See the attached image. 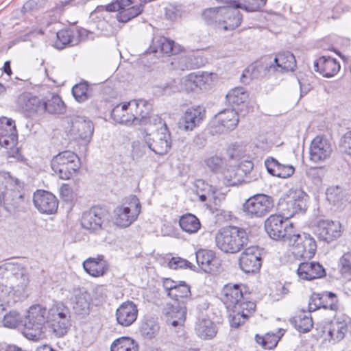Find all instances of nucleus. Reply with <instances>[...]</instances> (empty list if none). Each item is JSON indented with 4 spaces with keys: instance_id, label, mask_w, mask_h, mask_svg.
I'll return each mask as SVG.
<instances>
[{
    "instance_id": "nucleus-37",
    "label": "nucleus",
    "mask_w": 351,
    "mask_h": 351,
    "mask_svg": "<svg viewBox=\"0 0 351 351\" xmlns=\"http://www.w3.org/2000/svg\"><path fill=\"white\" fill-rule=\"evenodd\" d=\"M153 49L155 53L160 51L168 55L176 54L182 51L180 45L165 37L156 39L153 43Z\"/></svg>"
},
{
    "instance_id": "nucleus-16",
    "label": "nucleus",
    "mask_w": 351,
    "mask_h": 351,
    "mask_svg": "<svg viewBox=\"0 0 351 351\" xmlns=\"http://www.w3.org/2000/svg\"><path fill=\"white\" fill-rule=\"evenodd\" d=\"M205 117L206 110L204 107L200 106L189 107L180 118L179 128L185 132L193 131L200 125Z\"/></svg>"
},
{
    "instance_id": "nucleus-47",
    "label": "nucleus",
    "mask_w": 351,
    "mask_h": 351,
    "mask_svg": "<svg viewBox=\"0 0 351 351\" xmlns=\"http://www.w3.org/2000/svg\"><path fill=\"white\" fill-rule=\"evenodd\" d=\"M196 193L201 202H205L208 198H214L215 189L204 180L199 179L195 182Z\"/></svg>"
},
{
    "instance_id": "nucleus-6",
    "label": "nucleus",
    "mask_w": 351,
    "mask_h": 351,
    "mask_svg": "<svg viewBox=\"0 0 351 351\" xmlns=\"http://www.w3.org/2000/svg\"><path fill=\"white\" fill-rule=\"evenodd\" d=\"M46 324H48L47 309L40 304L30 306L24 324L25 336L32 340L40 339L44 333Z\"/></svg>"
},
{
    "instance_id": "nucleus-10",
    "label": "nucleus",
    "mask_w": 351,
    "mask_h": 351,
    "mask_svg": "<svg viewBox=\"0 0 351 351\" xmlns=\"http://www.w3.org/2000/svg\"><path fill=\"white\" fill-rule=\"evenodd\" d=\"M265 228L268 235L274 240H282L288 243L294 233L293 223L284 220L281 215H270L265 222Z\"/></svg>"
},
{
    "instance_id": "nucleus-59",
    "label": "nucleus",
    "mask_w": 351,
    "mask_h": 351,
    "mask_svg": "<svg viewBox=\"0 0 351 351\" xmlns=\"http://www.w3.org/2000/svg\"><path fill=\"white\" fill-rule=\"evenodd\" d=\"M21 321V317L16 311H10L3 318V325L5 327L16 328Z\"/></svg>"
},
{
    "instance_id": "nucleus-51",
    "label": "nucleus",
    "mask_w": 351,
    "mask_h": 351,
    "mask_svg": "<svg viewBox=\"0 0 351 351\" xmlns=\"http://www.w3.org/2000/svg\"><path fill=\"white\" fill-rule=\"evenodd\" d=\"M232 311L233 315H230V326L232 328H238L241 324L250 316L253 312L248 313L245 307L244 308L238 307L237 308H230Z\"/></svg>"
},
{
    "instance_id": "nucleus-64",
    "label": "nucleus",
    "mask_w": 351,
    "mask_h": 351,
    "mask_svg": "<svg viewBox=\"0 0 351 351\" xmlns=\"http://www.w3.org/2000/svg\"><path fill=\"white\" fill-rule=\"evenodd\" d=\"M108 290L105 285H97L94 287L93 295L99 302L104 301L107 297Z\"/></svg>"
},
{
    "instance_id": "nucleus-39",
    "label": "nucleus",
    "mask_w": 351,
    "mask_h": 351,
    "mask_svg": "<svg viewBox=\"0 0 351 351\" xmlns=\"http://www.w3.org/2000/svg\"><path fill=\"white\" fill-rule=\"evenodd\" d=\"M191 296L190 287L185 282L180 281L176 287L171 291L169 298L175 301L174 303L185 305V303L191 299Z\"/></svg>"
},
{
    "instance_id": "nucleus-62",
    "label": "nucleus",
    "mask_w": 351,
    "mask_h": 351,
    "mask_svg": "<svg viewBox=\"0 0 351 351\" xmlns=\"http://www.w3.org/2000/svg\"><path fill=\"white\" fill-rule=\"evenodd\" d=\"M165 15L169 19L176 21L181 17V8L179 6L170 5L165 9Z\"/></svg>"
},
{
    "instance_id": "nucleus-38",
    "label": "nucleus",
    "mask_w": 351,
    "mask_h": 351,
    "mask_svg": "<svg viewBox=\"0 0 351 351\" xmlns=\"http://www.w3.org/2000/svg\"><path fill=\"white\" fill-rule=\"evenodd\" d=\"M348 331L347 322L345 320L335 319L330 324L328 330V335L330 337L328 341L337 343L344 338L345 334Z\"/></svg>"
},
{
    "instance_id": "nucleus-5",
    "label": "nucleus",
    "mask_w": 351,
    "mask_h": 351,
    "mask_svg": "<svg viewBox=\"0 0 351 351\" xmlns=\"http://www.w3.org/2000/svg\"><path fill=\"white\" fill-rule=\"evenodd\" d=\"M21 185L18 179L11 176L9 172L0 171V204L3 202L14 208L23 202Z\"/></svg>"
},
{
    "instance_id": "nucleus-33",
    "label": "nucleus",
    "mask_w": 351,
    "mask_h": 351,
    "mask_svg": "<svg viewBox=\"0 0 351 351\" xmlns=\"http://www.w3.org/2000/svg\"><path fill=\"white\" fill-rule=\"evenodd\" d=\"M194 330L196 335L202 340L213 339L218 331L216 324L211 319L206 317L197 319Z\"/></svg>"
},
{
    "instance_id": "nucleus-36",
    "label": "nucleus",
    "mask_w": 351,
    "mask_h": 351,
    "mask_svg": "<svg viewBox=\"0 0 351 351\" xmlns=\"http://www.w3.org/2000/svg\"><path fill=\"white\" fill-rule=\"evenodd\" d=\"M221 12L222 18L220 29L224 31L233 30L241 25L242 16L238 10L223 6Z\"/></svg>"
},
{
    "instance_id": "nucleus-15",
    "label": "nucleus",
    "mask_w": 351,
    "mask_h": 351,
    "mask_svg": "<svg viewBox=\"0 0 351 351\" xmlns=\"http://www.w3.org/2000/svg\"><path fill=\"white\" fill-rule=\"evenodd\" d=\"M238 122L239 117L235 110H224L216 115L211 123L210 132L213 134L226 133L234 130Z\"/></svg>"
},
{
    "instance_id": "nucleus-7",
    "label": "nucleus",
    "mask_w": 351,
    "mask_h": 351,
    "mask_svg": "<svg viewBox=\"0 0 351 351\" xmlns=\"http://www.w3.org/2000/svg\"><path fill=\"white\" fill-rule=\"evenodd\" d=\"M48 326L58 336L64 335L71 326L69 308L62 302L53 303L47 311Z\"/></svg>"
},
{
    "instance_id": "nucleus-8",
    "label": "nucleus",
    "mask_w": 351,
    "mask_h": 351,
    "mask_svg": "<svg viewBox=\"0 0 351 351\" xmlns=\"http://www.w3.org/2000/svg\"><path fill=\"white\" fill-rule=\"evenodd\" d=\"M141 206L136 196L115 208L113 212V221L121 228L129 227L137 219L141 213Z\"/></svg>"
},
{
    "instance_id": "nucleus-46",
    "label": "nucleus",
    "mask_w": 351,
    "mask_h": 351,
    "mask_svg": "<svg viewBox=\"0 0 351 351\" xmlns=\"http://www.w3.org/2000/svg\"><path fill=\"white\" fill-rule=\"evenodd\" d=\"M248 95L244 88L237 87L232 89L226 95L227 102L233 107L243 104L247 99Z\"/></svg>"
},
{
    "instance_id": "nucleus-1",
    "label": "nucleus",
    "mask_w": 351,
    "mask_h": 351,
    "mask_svg": "<svg viewBox=\"0 0 351 351\" xmlns=\"http://www.w3.org/2000/svg\"><path fill=\"white\" fill-rule=\"evenodd\" d=\"M150 104L144 99H132L121 103L112 110L114 121L126 125H138L149 120Z\"/></svg>"
},
{
    "instance_id": "nucleus-34",
    "label": "nucleus",
    "mask_w": 351,
    "mask_h": 351,
    "mask_svg": "<svg viewBox=\"0 0 351 351\" xmlns=\"http://www.w3.org/2000/svg\"><path fill=\"white\" fill-rule=\"evenodd\" d=\"M265 165L267 172L278 178H288L295 172V167L293 165L282 164L274 158H267Z\"/></svg>"
},
{
    "instance_id": "nucleus-2",
    "label": "nucleus",
    "mask_w": 351,
    "mask_h": 351,
    "mask_svg": "<svg viewBox=\"0 0 351 351\" xmlns=\"http://www.w3.org/2000/svg\"><path fill=\"white\" fill-rule=\"evenodd\" d=\"M246 231L237 226H227L220 229L215 236L217 247L226 254H236L247 245Z\"/></svg>"
},
{
    "instance_id": "nucleus-57",
    "label": "nucleus",
    "mask_w": 351,
    "mask_h": 351,
    "mask_svg": "<svg viewBox=\"0 0 351 351\" xmlns=\"http://www.w3.org/2000/svg\"><path fill=\"white\" fill-rule=\"evenodd\" d=\"M73 309L78 314L86 313L89 309V302L86 296L81 293L75 296L73 302Z\"/></svg>"
},
{
    "instance_id": "nucleus-40",
    "label": "nucleus",
    "mask_w": 351,
    "mask_h": 351,
    "mask_svg": "<svg viewBox=\"0 0 351 351\" xmlns=\"http://www.w3.org/2000/svg\"><path fill=\"white\" fill-rule=\"evenodd\" d=\"M137 342L130 337L116 339L110 346V351H138Z\"/></svg>"
},
{
    "instance_id": "nucleus-11",
    "label": "nucleus",
    "mask_w": 351,
    "mask_h": 351,
    "mask_svg": "<svg viewBox=\"0 0 351 351\" xmlns=\"http://www.w3.org/2000/svg\"><path fill=\"white\" fill-rule=\"evenodd\" d=\"M287 244L292 246L295 256L303 259L312 258L317 250L315 239L311 234L304 232L296 233L295 231Z\"/></svg>"
},
{
    "instance_id": "nucleus-35",
    "label": "nucleus",
    "mask_w": 351,
    "mask_h": 351,
    "mask_svg": "<svg viewBox=\"0 0 351 351\" xmlns=\"http://www.w3.org/2000/svg\"><path fill=\"white\" fill-rule=\"evenodd\" d=\"M297 274L301 279L311 280L325 276V269L319 263L316 262L302 263L299 265Z\"/></svg>"
},
{
    "instance_id": "nucleus-48",
    "label": "nucleus",
    "mask_w": 351,
    "mask_h": 351,
    "mask_svg": "<svg viewBox=\"0 0 351 351\" xmlns=\"http://www.w3.org/2000/svg\"><path fill=\"white\" fill-rule=\"evenodd\" d=\"M56 37L55 46L58 49H62L66 45H74L77 43L74 32L71 29H61L57 32Z\"/></svg>"
},
{
    "instance_id": "nucleus-49",
    "label": "nucleus",
    "mask_w": 351,
    "mask_h": 351,
    "mask_svg": "<svg viewBox=\"0 0 351 351\" xmlns=\"http://www.w3.org/2000/svg\"><path fill=\"white\" fill-rule=\"evenodd\" d=\"M310 312H302L293 317L295 327L300 332H307L313 327V321L310 317Z\"/></svg>"
},
{
    "instance_id": "nucleus-41",
    "label": "nucleus",
    "mask_w": 351,
    "mask_h": 351,
    "mask_svg": "<svg viewBox=\"0 0 351 351\" xmlns=\"http://www.w3.org/2000/svg\"><path fill=\"white\" fill-rule=\"evenodd\" d=\"M19 300L9 286L0 284V313L3 311L6 307L14 304Z\"/></svg>"
},
{
    "instance_id": "nucleus-30",
    "label": "nucleus",
    "mask_w": 351,
    "mask_h": 351,
    "mask_svg": "<svg viewBox=\"0 0 351 351\" xmlns=\"http://www.w3.org/2000/svg\"><path fill=\"white\" fill-rule=\"evenodd\" d=\"M83 267L93 277L103 276L109 269L108 263L102 255L87 258L83 262Z\"/></svg>"
},
{
    "instance_id": "nucleus-52",
    "label": "nucleus",
    "mask_w": 351,
    "mask_h": 351,
    "mask_svg": "<svg viewBox=\"0 0 351 351\" xmlns=\"http://www.w3.org/2000/svg\"><path fill=\"white\" fill-rule=\"evenodd\" d=\"M339 271L341 276L347 280H351V252L344 254L338 263Z\"/></svg>"
},
{
    "instance_id": "nucleus-25",
    "label": "nucleus",
    "mask_w": 351,
    "mask_h": 351,
    "mask_svg": "<svg viewBox=\"0 0 351 351\" xmlns=\"http://www.w3.org/2000/svg\"><path fill=\"white\" fill-rule=\"evenodd\" d=\"M311 300L308 311H314L320 308L332 311H337L339 308L337 295L332 292L326 291L322 293H313L311 297Z\"/></svg>"
},
{
    "instance_id": "nucleus-60",
    "label": "nucleus",
    "mask_w": 351,
    "mask_h": 351,
    "mask_svg": "<svg viewBox=\"0 0 351 351\" xmlns=\"http://www.w3.org/2000/svg\"><path fill=\"white\" fill-rule=\"evenodd\" d=\"M169 268L173 269L190 268L193 266L191 263L180 257H173L168 263Z\"/></svg>"
},
{
    "instance_id": "nucleus-9",
    "label": "nucleus",
    "mask_w": 351,
    "mask_h": 351,
    "mask_svg": "<svg viewBox=\"0 0 351 351\" xmlns=\"http://www.w3.org/2000/svg\"><path fill=\"white\" fill-rule=\"evenodd\" d=\"M143 2L140 0H117L105 6L108 12L117 11V19L127 23L142 13Z\"/></svg>"
},
{
    "instance_id": "nucleus-50",
    "label": "nucleus",
    "mask_w": 351,
    "mask_h": 351,
    "mask_svg": "<svg viewBox=\"0 0 351 351\" xmlns=\"http://www.w3.org/2000/svg\"><path fill=\"white\" fill-rule=\"evenodd\" d=\"M208 8L204 10L202 13L203 19L208 24H215L219 29H220L222 18V12H221V8Z\"/></svg>"
},
{
    "instance_id": "nucleus-21",
    "label": "nucleus",
    "mask_w": 351,
    "mask_h": 351,
    "mask_svg": "<svg viewBox=\"0 0 351 351\" xmlns=\"http://www.w3.org/2000/svg\"><path fill=\"white\" fill-rule=\"evenodd\" d=\"M18 134L15 122L5 117H0V145L7 149L16 146Z\"/></svg>"
},
{
    "instance_id": "nucleus-22",
    "label": "nucleus",
    "mask_w": 351,
    "mask_h": 351,
    "mask_svg": "<svg viewBox=\"0 0 351 351\" xmlns=\"http://www.w3.org/2000/svg\"><path fill=\"white\" fill-rule=\"evenodd\" d=\"M186 307L180 303H168L163 308L166 322L173 326H182L186 317Z\"/></svg>"
},
{
    "instance_id": "nucleus-14",
    "label": "nucleus",
    "mask_w": 351,
    "mask_h": 351,
    "mask_svg": "<svg viewBox=\"0 0 351 351\" xmlns=\"http://www.w3.org/2000/svg\"><path fill=\"white\" fill-rule=\"evenodd\" d=\"M285 208H282L283 214L288 219L295 214L304 213L307 208L308 195L300 188H291L287 194Z\"/></svg>"
},
{
    "instance_id": "nucleus-56",
    "label": "nucleus",
    "mask_w": 351,
    "mask_h": 351,
    "mask_svg": "<svg viewBox=\"0 0 351 351\" xmlns=\"http://www.w3.org/2000/svg\"><path fill=\"white\" fill-rule=\"evenodd\" d=\"M326 199L333 205H339L343 198V192L339 186H330L326 190Z\"/></svg>"
},
{
    "instance_id": "nucleus-42",
    "label": "nucleus",
    "mask_w": 351,
    "mask_h": 351,
    "mask_svg": "<svg viewBox=\"0 0 351 351\" xmlns=\"http://www.w3.org/2000/svg\"><path fill=\"white\" fill-rule=\"evenodd\" d=\"M43 112H48L51 114H62L65 111V106L58 95H52L51 97L45 101H43L41 106Z\"/></svg>"
},
{
    "instance_id": "nucleus-24",
    "label": "nucleus",
    "mask_w": 351,
    "mask_h": 351,
    "mask_svg": "<svg viewBox=\"0 0 351 351\" xmlns=\"http://www.w3.org/2000/svg\"><path fill=\"white\" fill-rule=\"evenodd\" d=\"M315 234L320 240L330 242L340 236L341 225L328 219L319 220L315 228Z\"/></svg>"
},
{
    "instance_id": "nucleus-29",
    "label": "nucleus",
    "mask_w": 351,
    "mask_h": 351,
    "mask_svg": "<svg viewBox=\"0 0 351 351\" xmlns=\"http://www.w3.org/2000/svg\"><path fill=\"white\" fill-rule=\"evenodd\" d=\"M296 67V60L294 55L289 51L278 53L274 58L272 63L267 66L269 71L275 72L293 71Z\"/></svg>"
},
{
    "instance_id": "nucleus-45",
    "label": "nucleus",
    "mask_w": 351,
    "mask_h": 351,
    "mask_svg": "<svg viewBox=\"0 0 351 351\" xmlns=\"http://www.w3.org/2000/svg\"><path fill=\"white\" fill-rule=\"evenodd\" d=\"M193 56L180 55L171 59V66L173 70L185 71L197 66L193 62Z\"/></svg>"
},
{
    "instance_id": "nucleus-12",
    "label": "nucleus",
    "mask_w": 351,
    "mask_h": 351,
    "mask_svg": "<svg viewBox=\"0 0 351 351\" xmlns=\"http://www.w3.org/2000/svg\"><path fill=\"white\" fill-rule=\"evenodd\" d=\"M273 207L272 197L261 193L247 199L243 204V211L250 217L259 218L270 213Z\"/></svg>"
},
{
    "instance_id": "nucleus-58",
    "label": "nucleus",
    "mask_w": 351,
    "mask_h": 351,
    "mask_svg": "<svg viewBox=\"0 0 351 351\" xmlns=\"http://www.w3.org/2000/svg\"><path fill=\"white\" fill-rule=\"evenodd\" d=\"M88 86L86 83L82 82L74 86L72 88V93L75 100L78 102L86 101L88 97Z\"/></svg>"
},
{
    "instance_id": "nucleus-44",
    "label": "nucleus",
    "mask_w": 351,
    "mask_h": 351,
    "mask_svg": "<svg viewBox=\"0 0 351 351\" xmlns=\"http://www.w3.org/2000/svg\"><path fill=\"white\" fill-rule=\"evenodd\" d=\"M22 108L29 112H43V101L37 97L23 95L19 98Z\"/></svg>"
},
{
    "instance_id": "nucleus-4",
    "label": "nucleus",
    "mask_w": 351,
    "mask_h": 351,
    "mask_svg": "<svg viewBox=\"0 0 351 351\" xmlns=\"http://www.w3.org/2000/svg\"><path fill=\"white\" fill-rule=\"evenodd\" d=\"M51 167L60 179L66 180L77 174L81 167V162L75 152L66 150L53 157Z\"/></svg>"
},
{
    "instance_id": "nucleus-20",
    "label": "nucleus",
    "mask_w": 351,
    "mask_h": 351,
    "mask_svg": "<svg viewBox=\"0 0 351 351\" xmlns=\"http://www.w3.org/2000/svg\"><path fill=\"white\" fill-rule=\"evenodd\" d=\"M332 152L329 141L322 136H317L311 143L309 158L314 162H322L330 158Z\"/></svg>"
},
{
    "instance_id": "nucleus-19",
    "label": "nucleus",
    "mask_w": 351,
    "mask_h": 351,
    "mask_svg": "<svg viewBox=\"0 0 351 351\" xmlns=\"http://www.w3.org/2000/svg\"><path fill=\"white\" fill-rule=\"evenodd\" d=\"M211 73H191L180 80L178 85H171L169 88L173 91H193L196 88H202L211 78Z\"/></svg>"
},
{
    "instance_id": "nucleus-32",
    "label": "nucleus",
    "mask_w": 351,
    "mask_h": 351,
    "mask_svg": "<svg viewBox=\"0 0 351 351\" xmlns=\"http://www.w3.org/2000/svg\"><path fill=\"white\" fill-rule=\"evenodd\" d=\"M94 131L93 123L83 117H77L73 123L71 128L72 134L75 138L89 143L92 138Z\"/></svg>"
},
{
    "instance_id": "nucleus-63",
    "label": "nucleus",
    "mask_w": 351,
    "mask_h": 351,
    "mask_svg": "<svg viewBox=\"0 0 351 351\" xmlns=\"http://www.w3.org/2000/svg\"><path fill=\"white\" fill-rule=\"evenodd\" d=\"M239 182L234 170H226L223 172V183L227 186H234Z\"/></svg>"
},
{
    "instance_id": "nucleus-61",
    "label": "nucleus",
    "mask_w": 351,
    "mask_h": 351,
    "mask_svg": "<svg viewBox=\"0 0 351 351\" xmlns=\"http://www.w3.org/2000/svg\"><path fill=\"white\" fill-rule=\"evenodd\" d=\"M339 146L342 152L351 156V130L342 136Z\"/></svg>"
},
{
    "instance_id": "nucleus-54",
    "label": "nucleus",
    "mask_w": 351,
    "mask_h": 351,
    "mask_svg": "<svg viewBox=\"0 0 351 351\" xmlns=\"http://www.w3.org/2000/svg\"><path fill=\"white\" fill-rule=\"evenodd\" d=\"M279 339L280 336L273 333L271 334L269 332L267 333L263 337L259 336L258 335H256V342L261 345L263 348L268 350L274 348L276 346Z\"/></svg>"
},
{
    "instance_id": "nucleus-3",
    "label": "nucleus",
    "mask_w": 351,
    "mask_h": 351,
    "mask_svg": "<svg viewBox=\"0 0 351 351\" xmlns=\"http://www.w3.org/2000/svg\"><path fill=\"white\" fill-rule=\"evenodd\" d=\"M149 123L156 126V130L147 134L145 141L147 147L159 155L167 154L171 148V137L165 123L158 115L149 117Z\"/></svg>"
},
{
    "instance_id": "nucleus-17",
    "label": "nucleus",
    "mask_w": 351,
    "mask_h": 351,
    "mask_svg": "<svg viewBox=\"0 0 351 351\" xmlns=\"http://www.w3.org/2000/svg\"><path fill=\"white\" fill-rule=\"evenodd\" d=\"M261 264V250L256 246L245 249L239 258V267L245 273L257 272Z\"/></svg>"
},
{
    "instance_id": "nucleus-53",
    "label": "nucleus",
    "mask_w": 351,
    "mask_h": 351,
    "mask_svg": "<svg viewBox=\"0 0 351 351\" xmlns=\"http://www.w3.org/2000/svg\"><path fill=\"white\" fill-rule=\"evenodd\" d=\"M267 0H237L235 8H241L247 12H255L262 8Z\"/></svg>"
},
{
    "instance_id": "nucleus-26",
    "label": "nucleus",
    "mask_w": 351,
    "mask_h": 351,
    "mask_svg": "<svg viewBox=\"0 0 351 351\" xmlns=\"http://www.w3.org/2000/svg\"><path fill=\"white\" fill-rule=\"evenodd\" d=\"M199 267L206 273L215 274L218 271L220 261L213 250L200 249L195 253Z\"/></svg>"
},
{
    "instance_id": "nucleus-28",
    "label": "nucleus",
    "mask_w": 351,
    "mask_h": 351,
    "mask_svg": "<svg viewBox=\"0 0 351 351\" xmlns=\"http://www.w3.org/2000/svg\"><path fill=\"white\" fill-rule=\"evenodd\" d=\"M10 287L20 300L25 293L29 283L27 270L23 267H17L14 269L8 278Z\"/></svg>"
},
{
    "instance_id": "nucleus-55",
    "label": "nucleus",
    "mask_w": 351,
    "mask_h": 351,
    "mask_svg": "<svg viewBox=\"0 0 351 351\" xmlns=\"http://www.w3.org/2000/svg\"><path fill=\"white\" fill-rule=\"evenodd\" d=\"M159 329L158 325L153 320H147L141 326V335L147 339H152L157 334Z\"/></svg>"
},
{
    "instance_id": "nucleus-23",
    "label": "nucleus",
    "mask_w": 351,
    "mask_h": 351,
    "mask_svg": "<svg viewBox=\"0 0 351 351\" xmlns=\"http://www.w3.org/2000/svg\"><path fill=\"white\" fill-rule=\"evenodd\" d=\"M33 202L36 208L42 213L51 214L58 206V200L51 193L38 190L34 193Z\"/></svg>"
},
{
    "instance_id": "nucleus-31",
    "label": "nucleus",
    "mask_w": 351,
    "mask_h": 351,
    "mask_svg": "<svg viewBox=\"0 0 351 351\" xmlns=\"http://www.w3.org/2000/svg\"><path fill=\"white\" fill-rule=\"evenodd\" d=\"M340 64L331 57L322 56L314 62L315 70L324 77H332L340 70Z\"/></svg>"
},
{
    "instance_id": "nucleus-43",
    "label": "nucleus",
    "mask_w": 351,
    "mask_h": 351,
    "mask_svg": "<svg viewBox=\"0 0 351 351\" xmlns=\"http://www.w3.org/2000/svg\"><path fill=\"white\" fill-rule=\"evenodd\" d=\"M179 223L182 230L189 234L195 233L200 228L199 219L192 214H187L181 217Z\"/></svg>"
},
{
    "instance_id": "nucleus-13",
    "label": "nucleus",
    "mask_w": 351,
    "mask_h": 351,
    "mask_svg": "<svg viewBox=\"0 0 351 351\" xmlns=\"http://www.w3.org/2000/svg\"><path fill=\"white\" fill-rule=\"evenodd\" d=\"M243 291L239 285L228 284L224 286L221 293V300L226 308H237L245 307L248 313L254 312L255 304L252 302H242Z\"/></svg>"
},
{
    "instance_id": "nucleus-18",
    "label": "nucleus",
    "mask_w": 351,
    "mask_h": 351,
    "mask_svg": "<svg viewBox=\"0 0 351 351\" xmlns=\"http://www.w3.org/2000/svg\"><path fill=\"white\" fill-rule=\"evenodd\" d=\"M106 209L94 206L82 215L81 223L84 229L90 232H97L102 229L104 222L107 219Z\"/></svg>"
},
{
    "instance_id": "nucleus-27",
    "label": "nucleus",
    "mask_w": 351,
    "mask_h": 351,
    "mask_svg": "<svg viewBox=\"0 0 351 351\" xmlns=\"http://www.w3.org/2000/svg\"><path fill=\"white\" fill-rule=\"evenodd\" d=\"M138 312L137 306L133 302H124L116 311V320L122 326H130L136 320Z\"/></svg>"
}]
</instances>
